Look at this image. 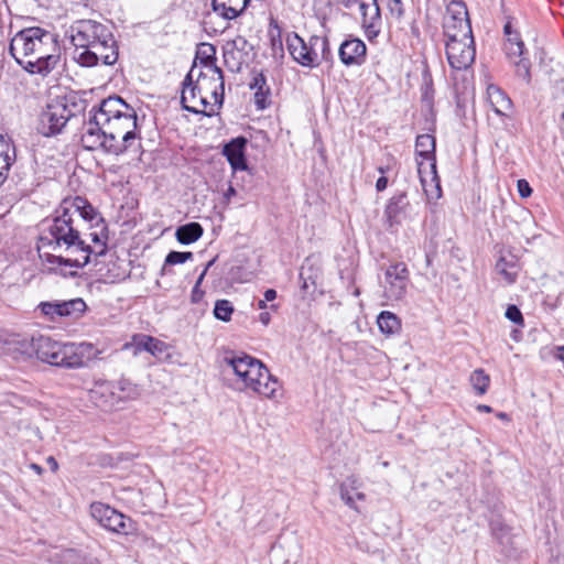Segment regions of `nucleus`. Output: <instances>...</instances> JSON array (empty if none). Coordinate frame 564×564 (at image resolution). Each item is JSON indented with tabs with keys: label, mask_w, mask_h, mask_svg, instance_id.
Masks as SVG:
<instances>
[{
	"label": "nucleus",
	"mask_w": 564,
	"mask_h": 564,
	"mask_svg": "<svg viewBox=\"0 0 564 564\" xmlns=\"http://www.w3.org/2000/svg\"><path fill=\"white\" fill-rule=\"evenodd\" d=\"M423 99H424V100H430V96H429V93H427V91H425V93H424V95H423Z\"/></svg>",
	"instance_id": "69168bd1"
},
{
	"label": "nucleus",
	"mask_w": 564,
	"mask_h": 564,
	"mask_svg": "<svg viewBox=\"0 0 564 564\" xmlns=\"http://www.w3.org/2000/svg\"><path fill=\"white\" fill-rule=\"evenodd\" d=\"M47 463L50 464L53 471H55L58 468L57 462L55 460V458L53 456H50L47 458Z\"/></svg>",
	"instance_id": "4d7b16f0"
},
{
	"label": "nucleus",
	"mask_w": 564,
	"mask_h": 564,
	"mask_svg": "<svg viewBox=\"0 0 564 564\" xmlns=\"http://www.w3.org/2000/svg\"><path fill=\"white\" fill-rule=\"evenodd\" d=\"M9 170H10V167L0 165V186L7 180Z\"/></svg>",
	"instance_id": "603ef678"
},
{
	"label": "nucleus",
	"mask_w": 564,
	"mask_h": 564,
	"mask_svg": "<svg viewBox=\"0 0 564 564\" xmlns=\"http://www.w3.org/2000/svg\"><path fill=\"white\" fill-rule=\"evenodd\" d=\"M15 158V147L11 138L0 132V165L11 167Z\"/></svg>",
	"instance_id": "f704fd0d"
},
{
	"label": "nucleus",
	"mask_w": 564,
	"mask_h": 564,
	"mask_svg": "<svg viewBox=\"0 0 564 564\" xmlns=\"http://www.w3.org/2000/svg\"><path fill=\"white\" fill-rule=\"evenodd\" d=\"M476 56V48L473 34L464 36L447 37L446 57L452 69H468Z\"/></svg>",
	"instance_id": "6e6552de"
},
{
	"label": "nucleus",
	"mask_w": 564,
	"mask_h": 564,
	"mask_svg": "<svg viewBox=\"0 0 564 564\" xmlns=\"http://www.w3.org/2000/svg\"><path fill=\"white\" fill-rule=\"evenodd\" d=\"M498 417L502 419V420H506L508 417V415L506 413H503V412H500V413H498Z\"/></svg>",
	"instance_id": "0e129e2a"
},
{
	"label": "nucleus",
	"mask_w": 564,
	"mask_h": 564,
	"mask_svg": "<svg viewBox=\"0 0 564 564\" xmlns=\"http://www.w3.org/2000/svg\"><path fill=\"white\" fill-rule=\"evenodd\" d=\"M234 313V306L228 300H217L214 307V315L217 319L229 322Z\"/></svg>",
	"instance_id": "ea45409f"
},
{
	"label": "nucleus",
	"mask_w": 564,
	"mask_h": 564,
	"mask_svg": "<svg viewBox=\"0 0 564 564\" xmlns=\"http://www.w3.org/2000/svg\"><path fill=\"white\" fill-rule=\"evenodd\" d=\"M243 383L245 389H250L259 395L274 399L280 390V383L274 378L268 368L258 360L256 365L251 367L247 376L240 379Z\"/></svg>",
	"instance_id": "1a4fd4ad"
},
{
	"label": "nucleus",
	"mask_w": 564,
	"mask_h": 564,
	"mask_svg": "<svg viewBox=\"0 0 564 564\" xmlns=\"http://www.w3.org/2000/svg\"><path fill=\"white\" fill-rule=\"evenodd\" d=\"M339 3H341L345 8L349 9L351 8L355 3L359 2L361 0H337Z\"/></svg>",
	"instance_id": "6e6d98bb"
},
{
	"label": "nucleus",
	"mask_w": 564,
	"mask_h": 564,
	"mask_svg": "<svg viewBox=\"0 0 564 564\" xmlns=\"http://www.w3.org/2000/svg\"><path fill=\"white\" fill-rule=\"evenodd\" d=\"M263 295H264V300L267 302H272L273 300L276 299V291L273 290V289H268V290L264 291Z\"/></svg>",
	"instance_id": "3c124183"
},
{
	"label": "nucleus",
	"mask_w": 564,
	"mask_h": 564,
	"mask_svg": "<svg viewBox=\"0 0 564 564\" xmlns=\"http://www.w3.org/2000/svg\"><path fill=\"white\" fill-rule=\"evenodd\" d=\"M214 261H215V260H210V261L206 264V267H205V268H207V270H208V269L213 265Z\"/></svg>",
	"instance_id": "338daca9"
},
{
	"label": "nucleus",
	"mask_w": 564,
	"mask_h": 564,
	"mask_svg": "<svg viewBox=\"0 0 564 564\" xmlns=\"http://www.w3.org/2000/svg\"><path fill=\"white\" fill-rule=\"evenodd\" d=\"M555 357L564 364V346L555 348Z\"/></svg>",
	"instance_id": "5fc2aeb1"
},
{
	"label": "nucleus",
	"mask_w": 564,
	"mask_h": 564,
	"mask_svg": "<svg viewBox=\"0 0 564 564\" xmlns=\"http://www.w3.org/2000/svg\"><path fill=\"white\" fill-rule=\"evenodd\" d=\"M410 272L405 263L394 262L384 270L383 295L388 301H402L408 292Z\"/></svg>",
	"instance_id": "9d476101"
},
{
	"label": "nucleus",
	"mask_w": 564,
	"mask_h": 564,
	"mask_svg": "<svg viewBox=\"0 0 564 564\" xmlns=\"http://www.w3.org/2000/svg\"><path fill=\"white\" fill-rule=\"evenodd\" d=\"M250 0H212L213 11L225 20L238 18Z\"/></svg>",
	"instance_id": "393cba45"
},
{
	"label": "nucleus",
	"mask_w": 564,
	"mask_h": 564,
	"mask_svg": "<svg viewBox=\"0 0 564 564\" xmlns=\"http://www.w3.org/2000/svg\"><path fill=\"white\" fill-rule=\"evenodd\" d=\"M387 7L392 15L400 19L403 13V3L401 0H387Z\"/></svg>",
	"instance_id": "49530a36"
},
{
	"label": "nucleus",
	"mask_w": 564,
	"mask_h": 564,
	"mask_svg": "<svg viewBox=\"0 0 564 564\" xmlns=\"http://www.w3.org/2000/svg\"><path fill=\"white\" fill-rule=\"evenodd\" d=\"M37 307L51 321L61 318V301L41 302Z\"/></svg>",
	"instance_id": "a19ab883"
},
{
	"label": "nucleus",
	"mask_w": 564,
	"mask_h": 564,
	"mask_svg": "<svg viewBox=\"0 0 564 564\" xmlns=\"http://www.w3.org/2000/svg\"><path fill=\"white\" fill-rule=\"evenodd\" d=\"M377 324L380 332L387 335H393L398 333L401 327L398 316L388 311H383L379 314Z\"/></svg>",
	"instance_id": "c9c22d12"
},
{
	"label": "nucleus",
	"mask_w": 564,
	"mask_h": 564,
	"mask_svg": "<svg viewBox=\"0 0 564 564\" xmlns=\"http://www.w3.org/2000/svg\"><path fill=\"white\" fill-rule=\"evenodd\" d=\"M313 46L317 55V66L321 61L333 63L334 56L326 36L313 35Z\"/></svg>",
	"instance_id": "4c0bfd02"
},
{
	"label": "nucleus",
	"mask_w": 564,
	"mask_h": 564,
	"mask_svg": "<svg viewBox=\"0 0 564 564\" xmlns=\"http://www.w3.org/2000/svg\"><path fill=\"white\" fill-rule=\"evenodd\" d=\"M490 529H491L492 535L500 544H505L508 542L509 528L502 521L491 520Z\"/></svg>",
	"instance_id": "79ce46f5"
},
{
	"label": "nucleus",
	"mask_w": 564,
	"mask_h": 564,
	"mask_svg": "<svg viewBox=\"0 0 564 564\" xmlns=\"http://www.w3.org/2000/svg\"><path fill=\"white\" fill-rule=\"evenodd\" d=\"M286 47L292 58L304 67L314 68L317 66V55L313 46V35L305 42L296 33L289 34Z\"/></svg>",
	"instance_id": "4468645a"
},
{
	"label": "nucleus",
	"mask_w": 564,
	"mask_h": 564,
	"mask_svg": "<svg viewBox=\"0 0 564 564\" xmlns=\"http://www.w3.org/2000/svg\"><path fill=\"white\" fill-rule=\"evenodd\" d=\"M110 28L95 20H78L70 26V40L76 51L90 48L100 40H110Z\"/></svg>",
	"instance_id": "423d86ee"
},
{
	"label": "nucleus",
	"mask_w": 564,
	"mask_h": 564,
	"mask_svg": "<svg viewBox=\"0 0 564 564\" xmlns=\"http://www.w3.org/2000/svg\"><path fill=\"white\" fill-rule=\"evenodd\" d=\"M208 50L210 51V54L207 55L206 57H204L202 61L206 66H210L214 74L217 75L216 80L219 82L218 87L220 89V93H218L217 88L215 87L212 91V96L215 99V104L221 106L223 100H224V75H223V70L219 67H217L216 65H214V59H215L213 57V55L215 53L214 46L208 45Z\"/></svg>",
	"instance_id": "7c9ffc66"
},
{
	"label": "nucleus",
	"mask_w": 564,
	"mask_h": 564,
	"mask_svg": "<svg viewBox=\"0 0 564 564\" xmlns=\"http://www.w3.org/2000/svg\"><path fill=\"white\" fill-rule=\"evenodd\" d=\"M250 88L254 91V104L259 110H263L268 106V97L270 88L263 74H257L250 83Z\"/></svg>",
	"instance_id": "c85d7f7f"
},
{
	"label": "nucleus",
	"mask_w": 564,
	"mask_h": 564,
	"mask_svg": "<svg viewBox=\"0 0 564 564\" xmlns=\"http://www.w3.org/2000/svg\"><path fill=\"white\" fill-rule=\"evenodd\" d=\"M561 119L564 121V110L561 113Z\"/></svg>",
	"instance_id": "774afa93"
},
{
	"label": "nucleus",
	"mask_w": 564,
	"mask_h": 564,
	"mask_svg": "<svg viewBox=\"0 0 564 564\" xmlns=\"http://www.w3.org/2000/svg\"><path fill=\"white\" fill-rule=\"evenodd\" d=\"M506 55L516 67V74L522 78L527 84L531 82V63L527 57L524 43L505 44Z\"/></svg>",
	"instance_id": "f3484780"
},
{
	"label": "nucleus",
	"mask_w": 564,
	"mask_h": 564,
	"mask_svg": "<svg viewBox=\"0 0 564 564\" xmlns=\"http://www.w3.org/2000/svg\"><path fill=\"white\" fill-rule=\"evenodd\" d=\"M496 271L503 276L507 283H514L518 271L513 259L508 260L505 256H500L496 263Z\"/></svg>",
	"instance_id": "e433bc0d"
},
{
	"label": "nucleus",
	"mask_w": 564,
	"mask_h": 564,
	"mask_svg": "<svg viewBox=\"0 0 564 564\" xmlns=\"http://www.w3.org/2000/svg\"><path fill=\"white\" fill-rule=\"evenodd\" d=\"M247 143L248 141L245 137H237L224 145L223 154L234 171H246L248 169L246 159Z\"/></svg>",
	"instance_id": "4be33fe9"
},
{
	"label": "nucleus",
	"mask_w": 564,
	"mask_h": 564,
	"mask_svg": "<svg viewBox=\"0 0 564 564\" xmlns=\"http://www.w3.org/2000/svg\"><path fill=\"white\" fill-rule=\"evenodd\" d=\"M206 272H207V268H205V269L203 270V272H202V273H200V275L198 276V279H197V281H196L195 285L200 286V284H202V282H203V280H204V278H205V275H206Z\"/></svg>",
	"instance_id": "bf43d9fd"
},
{
	"label": "nucleus",
	"mask_w": 564,
	"mask_h": 564,
	"mask_svg": "<svg viewBox=\"0 0 564 564\" xmlns=\"http://www.w3.org/2000/svg\"><path fill=\"white\" fill-rule=\"evenodd\" d=\"M96 354L90 343H59L43 335L34 336V356L52 366L79 368Z\"/></svg>",
	"instance_id": "20e7f679"
},
{
	"label": "nucleus",
	"mask_w": 564,
	"mask_h": 564,
	"mask_svg": "<svg viewBox=\"0 0 564 564\" xmlns=\"http://www.w3.org/2000/svg\"><path fill=\"white\" fill-rule=\"evenodd\" d=\"M76 110L77 104L73 96L53 100L41 115V132L46 137L59 133Z\"/></svg>",
	"instance_id": "39448f33"
},
{
	"label": "nucleus",
	"mask_w": 564,
	"mask_h": 564,
	"mask_svg": "<svg viewBox=\"0 0 564 564\" xmlns=\"http://www.w3.org/2000/svg\"><path fill=\"white\" fill-rule=\"evenodd\" d=\"M86 310L87 305L80 297L72 299L68 301H61V318L67 317L77 319L85 313Z\"/></svg>",
	"instance_id": "473e14b6"
},
{
	"label": "nucleus",
	"mask_w": 564,
	"mask_h": 564,
	"mask_svg": "<svg viewBox=\"0 0 564 564\" xmlns=\"http://www.w3.org/2000/svg\"><path fill=\"white\" fill-rule=\"evenodd\" d=\"M0 349L14 360H25L34 356V336L10 335L0 340Z\"/></svg>",
	"instance_id": "dca6fc26"
},
{
	"label": "nucleus",
	"mask_w": 564,
	"mask_h": 564,
	"mask_svg": "<svg viewBox=\"0 0 564 564\" xmlns=\"http://www.w3.org/2000/svg\"><path fill=\"white\" fill-rule=\"evenodd\" d=\"M134 110L119 96H110L104 99L98 109L89 117L85 123L98 122V126H105L109 120Z\"/></svg>",
	"instance_id": "2eb2a0df"
},
{
	"label": "nucleus",
	"mask_w": 564,
	"mask_h": 564,
	"mask_svg": "<svg viewBox=\"0 0 564 564\" xmlns=\"http://www.w3.org/2000/svg\"><path fill=\"white\" fill-rule=\"evenodd\" d=\"M234 195H236V189L232 186H229L227 192H226V194H225V196H226V198L229 199Z\"/></svg>",
	"instance_id": "052dcab7"
},
{
	"label": "nucleus",
	"mask_w": 564,
	"mask_h": 564,
	"mask_svg": "<svg viewBox=\"0 0 564 564\" xmlns=\"http://www.w3.org/2000/svg\"><path fill=\"white\" fill-rule=\"evenodd\" d=\"M192 74L193 70L187 74L183 83L184 87L181 96L183 108L193 113H204L209 116L210 112L206 111L209 104L207 98L202 95V89L207 77L199 73L196 84H193Z\"/></svg>",
	"instance_id": "f8f14e48"
},
{
	"label": "nucleus",
	"mask_w": 564,
	"mask_h": 564,
	"mask_svg": "<svg viewBox=\"0 0 564 564\" xmlns=\"http://www.w3.org/2000/svg\"><path fill=\"white\" fill-rule=\"evenodd\" d=\"M366 44L356 37L345 40L338 50V55L346 66H359L366 61Z\"/></svg>",
	"instance_id": "aec40b11"
},
{
	"label": "nucleus",
	"mask_w": 564,
	"mask_h": 564,
	"mask_svg": "<svg viewBox=\"0 0 564 564\" xmlns=\"http://www.w3.org/2000/svg\"><path fill=\"white\" fill-rule=\"evenodd\" d=\"M505 316L517 325H524L523 315L517 305H509L506 310Z\"/></svg>",
	"instance_id": "c03bdc74"
},
{
	"label": "nucleus",
	"mask_w": 564,
	"mask_h": 564,
	"mask_svg": "<svg viewBox=\"0 0 564 564\" xmlns=\"http://www.w3.org/2000/svg\"><path fill=\"white\" fill-rule=\"evenodd\" d=\"M203 294H204V292L200 291L199 286L194 285L193 291H192V301L194 303L200 301V299L203 297Z\"/></svg>",
	"instance_id": "8fccbe9b"
},
{
	"label": "nucleus",
	"mask_w": 564,
	"mask_h": 564,
	"mask_svg": "<svg viewBox=\"0 0 564 564\" xmlns=\"http://www.w3.org/2000/svg\"><path fill=\"white\" fill-rule=\"evenodd\" d=\"M388 186V178L386 176H380L376 182V188L378 192H382Z\"/></svg>",
	"instance_id": "09e8293b"
},
{
	"label": "nucleus",
	"mask_w": 564,
	"mask_h": 564,
	"mask_svg": "<svg viewBox=\"0 0 564 564\" xmlns=\"http://www.w3.org/2000/svg\"><path fill=\"white\" fill-rule=\"evenodd\" d=\"M444 34L446 37L468 36L473 34L468 11L464 2L452 1L444 17Z\"/></svg>",
	"instance_id": "9b49d317"
},
{
	"label": "nucleus",
	"mask_w": 564,
	"mask_h": 564,
	"mask_svg": "<svg viewBox=\"0 0 564 564\" xmlns=\"http://www.w3.org/2000/svg\"><path fill=\"white\" fill-rule=\"evenodd\" d=\"M361 488V482L355 476L347 477L339 486V496L341 500L351 509L359 511L355 501L365 500L366 495L361 492L359 489Z\"/></svg>",
	"instance_id": "b1692460"
},
{
	"label": "nucleus",
	"mask_w": 564,
	"mask_h": 564,
	"mask_svg": "<svg viewBox=\"0 0 564 564\" xmlns=\"http://www.w3.org/2000/svg\"><path fill=\"white\" fill-rule=\"evenodd\" d=\"M74 59L84 67H93L101 62L105 65H113L118 59L117 42L110 32V40H100L90 48L75 52Z\"/></svg>",
	"instance_id": "0eeeda50"
},
{
	"label": "nucleus",
	"mask_w": 564,
	"mask_h": 564,
	"mask_svg": "<svg viewBox=\"0 0 564 564\" xmlns=\"http://www.w3.org/2000/svg\"><path fill=\"white\" fill-rule=\"evenodd\" d=\"M487 98L496 115L501 117L502 122L512 119L513 104L510 97L497 85L487 87Z\"/></svg>",
	"instance_id": "a211bd4d"
},
{
	"label": "nucleus",
	"mask_w": 564,
	"mask_h": 564,
	"mask_svg": "<svg viewBox=\"0 0 564 564\" xmlns=\"http://www.w3.org/2000/svg\"><path fill=\"white\" fill-rule=\"evenodd\" d=\"M416 159H435V138L431 134H420L415 141Z\"/></svg>",
	"instance_id": "72a5a7b5"
},
{
	"label": "nucleus",
	"mask_w": 564,
	"mask_h": 564,
	"mask_svg": "<svg viewBox=\"0 0 564 564\" xmlns=\"http://www.w3.org/2000/svg\"><path fill=\"white\" fill-rule=\"evenodd\" d=\"M96 227H100L99 231H94L89 234L94 246L87 245L84 241V252L87 253V264L90 261V256L101 257L107 252V226L105 225L102 218H98L96 223Z\"/></svg>",
	"instance_id": "5701e85b"
},
{
	"label": "nucleus",
	"mask_w": 564,
	"mask_h": 564,
	"mask_svg": "<svg viewBox=\"0 0 564 564\" xmlns=\"http://www.w3.org/2000/svg\"><path fill=\"white\" fill-rule=\"evenodd\" d=\"M359 11L367 36L369 39L377 36L381 26L380 8L377 0H361Z\"/></svg>",
	"instance_id": "6ab92c4d"
},
{
	"label": "nucleus",
	"mask_w": 564,
	"mask_h": 564,
	"mask_svg": "<svg viewBox=\"0 0 564 564\" xmlns=\"http://www.w3.org/2000/svg\"><path fill=\"white\" fill-rule=\"evenodd\" d=\"M39 251L47 248L59 254H47V261L61 267L80 269L87 265V253L84 252V240L80 237L73 212L63 206L56 215L41 223Z\"/></svg>",
	"instance_id": "f257e3e1"
},
{
	"label": "nucleus",
	"mask_w": 564,
	"mask_h": 564,
	"mask_svg": "<svg viewBox=\"0 0 564 564\" xmlns=\"http://www.w3.org/2000/svg\"><path fill=\"white\" fill-rule=\"evenodd\" d=\"M137 129V112L132 110L109 120L105 126H98V122L84 123L80 140L86 150H102L109 154L120 155L140 140Z\"/></svg>",
	"instance_id": "7ed1b4c3"
},
{
	"label": "nucleus",
	"mask_w": 564,
	"mask_h": 564,
	"mask_svg": "<svg viewBox=\"0 0 564 564\" xmlns=\"http://www.w3.org/2000/svg\"><path fill=\"white\" fill-rule=\"evenodd\" d=\"M477 410H478L479 412H486V413H490V412L492 411L491 406L486 405V404H479V405L477 406Z\"/></svg>",
	"instance_id": "13d9d810"
},
{
	"label": "nucleus",
	"mask_w": 564,
	"mask_h": 564,
	"mask_svg": "<svg viewBox=\"0 0 564 564\" xmlns=\"http://www.w3.org/2000/svg\"><path fill=\"white\" fill-rule=\"evenodd\" d=\"M90 512L93 518L105 529L120 534L129 532L131 527L130 520L116 509L101 502H95L90 506Z\"/></svg>",
	"instance_id": "ddd939ff"
},
{
	"label": "nucleus",
	"mask_w": 564,
	"mask_h": 564,
	"mask_svg": "<svg viewBox=\"0 0 564 564\" xmlns=\"http://www.w3.org/2000/svg\"><path fill=\"white\" fill-rule=\"evenodd\" d=\"M267 301L263 299V300H259L258 303H257V308L258 310H264L267 308Z\"/></svg>",
	"instance_id": "680f3d73"
},
{
	"label": "nucleus",
	"mask_w": 564,
	"mask_h": 564,
	"mask_svg": "<svg viewBox=\"0 0 564 564\" xmlns=\"http://www.w3.org/2000/svg\"><path fill=\"white\" fill-rule=\"evenodd\" d=\"M469 382L478 395H482L487 392L490 377L482 370L476 369L469 376Z\"/></svg>",
	"instance_id": "58836bf2"
},
{
	"label": "nucleus",
	"mask_w": 564,
	"mask_h": 564,
	"mask_svg": "<svg viewBox=\"0 0 564 564\" xmlns=\"http://www.w3.org/2000/svg\"><path fill=\"white\" fill-rule=\"evenodd\" d=\"M517 188H518L519 195L522 198H527L532 194V188H531L530 184L523 178H521L517 182Z\"/></svg>",
	"instance_id": "de8ad7c7"
},
{
	"label": "nucleus",
	"mask_w": 564,
	"mask_h": 564,
	"mask_svg": "<svg viewBox=\"0 0 564 564\" xmlns=\"http://www.w3.org/2000/svg\"><path fill=\"white\" fill-rule=\"evenodd\" d=\"M258 360L259 359L245 352L232 354V356L225 357V362L232 369L239 380L247 376L248 371Z\"/></svg>",
	"instance_id": "a878e982"
},
{
	"label": "nucleus",
	"mask_w": 564,
	"mask_h": 564,
	"mask_svg": "<svg viewBox=\"0 0 564 564\" xmlns=\"http://www.w3.org/2000/svg\"><path fill=\"white\" fill-rule=\"evenodd\" d=\"M406 195L404 193L392 196L386 207V216L390 224L398 223L400 215L408 206Z\"/></svg>",
	"instance_id": "2f4dec72"
},
{
	"label": "nucleus",
	"mask_w": 564,
	"mask_h": 564,
	"mask_svg": "<svg viewBox=\"0 0 564 564\" xmlns=\"http://www.w3.org/2000/svg\"><path fill=\"white\" fill-rule=\"evenodd\" d=\"M193 258L191 251H170L165 258L163 271L166 265L181 264Z\"/></svg>",
	"instance_id": "37998d69"
},
{
	"label": "nucleus",
	"mask_w": 564,
	"mask_h": 564,
	"mask_svg": "<svg viewBox=\"0 0 564 564\" xmlns=\"http://www.w3.org/2000/svg\"><path fill=\"white\" fill-rule=\"evenodd\" d=\"M131 347L134 355L147 351L158 359L169 357V346L164 341L144 334H138L132 337Z\"/></svg>",
	"instance_id": "412c9836"
},
{
	"label": "nucleus",
	"mask_w": 564,
	"mask_h": 564,
	"mask_svg": "<svg viewBox=\"0 0 564 564\" xmlns=\"http://www.w3.org/2000/svg\"><path fill=\"white\" fill-rule=\"evenodd\" d=\"M31 468H32L33 470H35L37 474H41V473H42V467H41V466H39V465H36V464H32V465H31Z\"/></svg>",
	"instance_id": "e2e57ef3"
},
{
	"label": "nucleus",
	"mask_w": 564,
	"mask_h": 564,
	"mask_svg": "<svg viewBox=\"0 0 564 564\" xmlns=\"http://www.w3.org/2000/svg\"><path fill=\"white\" fill-rule=\"evenodd\" d=\"M416 164L424 191L427 192L426 187L429 183H436V187L440 188L436 173V159H416Z\"/></svg>",
	"instance_id": "cd10ccee"
},
{
	"label": "nucleus",
	"mask_w": 564,
	"mask_h": 564,
	"mask_svg": "<svg viewBox=\"0 0 564 564\" xmlns=\"http://www.w3.org/2000/svg\"><path fill=\"white\" fill-rule=\"evenodd\" d=\"M204 234V229L198 223H188L180 226L175 231L176 240L182 245H191L197 241Z\"/></svg>",
	"instance_id": "c756f323"
},
{
	"label": "nucleus",
	"mask_w": 564,
	"mask_h": 564,
	"mask_svg": "<svg viewBox=\"0 0 564 564\" xmlns=\"http://www.w3.org/2000/svg\"><path fill=\"white\" fill-rule=\"evenodd\" d=\"M67 202H64L62 206L67 209V212H73L76 221L78 218H83L87 221H93L97 218L95 208L83 197L77 196L73 199L69 206H67Z\"/></svg>",
	"instance_id": "bb28decb"
},
{
	"label": "nucleus",
	"mask_w": 564,
	"mask_h": 564,
	"mask_svg": "<svg viewBox=\"0 0 564 564\" xmlns=\"http://www.w3.org/2000/svg\"><path fill=\"white\" fill-rule=\"evenodd\" d=\"M259 321L263 324V325H268L271 321V316H270V313L268 312H262L260 315H259Z\"/></svg>",
	"instance_id": "864d4df0"
},
{
	"label": "nucleus",
	"mask_w": 564,
	"mask_h": 564,
	"mask_svg": "<svg viewBox=\"0 0 564 564\" xmlns=\"http://www.w3.org/2000/svg\"><path fill=\"white\" fill-rule=\"evenodd\" d=\"M503 32L507 37L506 44L513 43H523V41L520 37V34L512 29L511 21H508L503 26Z\"/></svg>",
	"instance_id": "a18cd8bd"
},
{
	"label": "nucleus",
	"mask_w": 564,
	"mask_h": 564,
	"mask_svg": "<svg viewBox=\"0 0 564 564\" xmlns=\"http://www.w3.org/2000/svg\"><path fill=\"white\" fill-rule=\"evenodd\" d=\"M9 52L28 73L46 76L59 62L56 35L39 26L19 31L11 40Z\"/></svg>",
	"instance_id": "f03ea898"
}]
</instances>
